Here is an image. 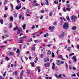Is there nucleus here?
<instances>
[{
    "label": "nucleus",
    "mask_w": 79,
    "mask_h": 79,
    "mask_svg": "<svg viewBox=\"0 0 79 79\" xmlns=\"http://www.w3.org/2000/svg\"><path fill=\"white\" fill-rule=\"evenodd\" d=\"M31 3H37V1H36V0H34L33 2H32V1H31Z\"/></svg>",
    "instance_id": "22"
},
{
    "label": "nucleus",
    "mask_w": 79,
    "mask_h": 79,
    "mask_svg": "<svg viewBox=\"0 0 79 79\" xmlns=\"http://www.w3.org/2000/svg\"><path fill=\"white\" fill-rule=\"evenodd\" d=\"M13 31H16V30H18V27H16L14 28L13 29Z\"/></svg>",
    "instance_id": "16"
},
{
    "label": "nucleus",
    "mask_w": 79,
    "mask_h": 79,
    "mask_svg": "<svg viewBox=\"0 0 79 79\" xmlns=\"http://www.w3.org/2000/svg\"><path fill=\"white\" fill-rule=\"evenodd\" d=\"M54 24L55 25V26H56V25H57V23L56 22H54Z\"/></svg>",
    "instance_id": "47"
},
{
    "label": "nucleus",
    "mask_w": 79,
    "mask_h": 79,
    "mask_svg": "<svg viewBox=\"0 0 79 79\" xmlns=\"http://www.w3.org/2000/svg\"><path fill=\"white\" fill-rule=\"evenodd\" d=\"M36 69H38V72H39V73H40V67H37Z\"/></svg>",
    "instance_id": "13"
},
{
    "label": "nucleus",
    "mask_w": 79,
    "mask_h": 79,
    "mask_svg": "<svg viewBox=\"0 0 79 79\" xmlns=\"http://www.w3.org/2000/svg\"><path fill=\"white\" fill-rule=\"evenodd\" d=\"M52 66H55V63H54V62L52 63Z\"/></svg>",
    "instance_id": "52"
},
{
    "label": "nucleus",
    "mask_w": 79,
    "mask_h": 79,
    "mask_svg": "<svg viewBox=\"0 0 79 79\" xmlns=\"http://www.w3.org/2000/svg\"><path fill=\"white\" fill-rule=\"evenodd\" d=\"M72 77H76V74L75 73L73 74L72 75H71Z\"/></svg>",
    "instance_id": "38"
},
{
    "label": "nucleus",
    "mask_w": 79,
    "mask_h": 79,
    "mask_svg": "<svg viewBox=\"0 0 79 79\" xmlns=\"http://www.w3.org/2000/svg\"><path fill=\"white\" fill-rule=\"evenodd\" d=\"M7 32V31L5 30H4V33H6V32Z\"/></svg>",
    "instance_id": "62"
},
{
    "label": "nucleus",
    "mask_w": 79,
    "mask_h": 79,
    "mask_svg": "<svg viewBox=\"0 0 79 79\" xmlns=\"http://www.w3.org/2000/svg\"><path fill=\"white\" fill-rule=\"evenodd\" d=\"M45 3L46 5H48L49 4V3H48V1H46Z\"/></svg>",
    "instance_id": "30"
},
{
    "label": "nucleus",
    "mask_w": 79,
    "mask_h": 79,
    "mask_svg": "<svg viewBox=\"0 0 79 79\" xmlns=\"http://www.w3.org/2000/svg\"><path fill=\"white\" fill-rule=\"evenodd\" d=\"M58 58H60V59H61L62 58H63V56H62V55H59L58 56Z\"/></svg>",
    "instance_id": "20"
},
{
    "label": "nucleus",
    "mask_w": 79,
    "mask_h": 79,
    "mask_svg": "<svg viewBox=\"0 0 79 79\" xmlns=\"http://www.w3.org/2000/svg\"><path fill=\"white\" fill-rule=\"evenodd\" d=\"M50 66V63H47L44 64V66L46 67H49Z\"/></svg>",
    "instance_id": "8"
},
{
    "label": "nucleus",
    "mask_w": 79,
    "mask_h": 79,
    "mask_svg": "<svg viewBox=\"0 0 79 79\" xmlns=\"http://www.w3.org/2000/svg\"><path fill=\"white\" fill-rule=\"evenodd\" d=\"M13 54H14V52H10L9 54V55L10 56V55H13Z\"/></svg>",
    "instance_id": "21"
},
{
    "label": "nucleus",
    "mask_w": 79,
    "mask_h": 79,
    "mask_svg": "<svg viewBox=\"0 0 79 79\" xmlns=\"http://www.w3.org/2000/svg\"><path fill=\"white\" fill-rule=\"evenodd\" d=\"M19 19H20V18H21L22 17V15L21 14H19Z\"/></svg>",
    "instance_id": "23"
},
{
    "label": "nucleus",
    "mask_w": 79,
    "mask_h": 79,
    "mask_svg": "<svg viewBox=\"0 0 79 79\" xmlns=\"http://www.w3.org/2000/svg\"><path fill=\"white\" fill-rule=\"evenodd\" d=\"M52 14H53V12H52V11H51L50 12L49 15V16H52Z\"/></svg>",
    "instance_id": "34"
},
{
    "label": "nucleus",
    "mask_w": 79,
    "mask_h": 79,
    "mask_svg": "<svg viewBox=\"0 0 79 79\" xmlns=\"http://www.w3.org/2000/svg\"><path fill=\"white\" fill-rule=\"evenodd\" d=\"M0 79H4V77H2V76H0Z\"/></svg>",
    "instance_id": "51"
},
{
    "label": "nucleus",
    "mask_w": 79,
    "mask_h": 79,
    "mask_svg": "<svg viewBox=\"0 0 79 79\" xmlns=\"http://www.w3.org/2000/svg\"><path fill=\"white\" fill-rule=\"evenodd\" d=\"M49 61V59L48 58H45L44 60V62H47Z\"/></svg>",
    "instance_id": "11"
},
{
    "label": "nucleus",
    "mask_w": 79,
    "mask_h": 79,
    "mask_svg": "<svg viewBox=\"0 0 79 79\" xmlns=\"http://www.w3.org/2000/svg\"><path fill=\"white\" fill-rule=\"evenodd\" d=\"M72 60H73L75 62L77 61V59H76V56H73L72 57Z\"/></svg>",
    "instance_id": "9"
},
{
    "label": "nucleus",
    "mask_w": 79,
    "mask_h": 79,
    "mask_svg": "<svg viewBox=\"0 0 79 79\" xmlns=\"http://www.w3.org/2000/svg\"><path fill=\"white\" fill-rule=\"evenodd\" d=\"M27 72L28 74H29V73H30V72L28 70H27Z\"/></svg>",
    "instance_id": "64"
},
{
    "label": "nucleus",
    "mask_w": 79,
    "mask_h": 79,
    "mask_svg": "<svg viewBox=\"0 0 79 79\" xmlns=\"http://www.w3.org/2000/svg\"><path fill=\"white\" fill-rule=\"evenodd\" d=\"M21 33V32H20V31L19 30H18V34H19Z\"/></svg>",
    "instance_id": "53"
},
{
    "label": "nucleus",
    "mask_w": 79,
    "mask_h": 79,
    "mask_svg": "<svg viewBox=\"0 0 79 79\" xmlns=\"http://www.w3.org/2000/svg\"><path fill=\"white\" fill-rule=\"evenodd\" d=\"M35 26H34V25H33L32 27V29H35Z\"/></svg>",
    "instance_id": "50"
},
{
    "label": "nucleus",
    "mask_w": 79,
    "mask_h": 79,
    "mask_svg": "<svg viewBox=\"0 0 79 79\" xmlns=\"http://www.w3.org/2000/svg\"><path fill=\"white\" fill-rule=\"evenodd\" d=\"M44 57V55L43 54H41L40 56V57L41 58H42Z\"/></svg>",
    "instance_id": "37"
},
{
    "label": "nucleus",
    "mask_w": 79,
    "mask_h": 79,
    "mask_svg": "<svg viewBox=\"0 0 79 79\" xmlns=\"http://www.w3.org/2000/svg\"><path fill=\"white\" fill-rule=\"evenodd\" d=\"M69 68L70 70H71L72 69V67H71V65H69Z\"/></svg>",
    "instance_id": "42"
},
{
    "label": "nucleus",
    "mask_w": 79,
    "mask_h": 79,
    "mask_svg": "<svg viewBox=\"0 0 79 79\" xmlns=\"http://www.w3.org/2000/svg\"><path fill=\"white\" fill-rule=\"evenodd\" d=\"M5 10H8V7H7L6 6L5 7Z\"/></svg>",
    "instance_id": "63"
},
{
    "label": "nucleus",
    "mask_w": 79,
    "mask_h": 79,
    "mask_svg": "<svg viewBox=\"0 0 79 79\" xmlns=\"http://www.w3.org/2000/svg\"><path fill=\"white\" fill-rule=\"evenodd\" d=\"M60 64H64V61H60Z\"/></svg>",
    "instance_id": "28"
},
{
    "label": "nucleus",
    "mask_w": 79,
    "mask_h": 79,
    "mask_svg": "<svg viewBox=\"0 0 79 79\" xmlns=\"http://www.w3.org/2000/svg\"><path fill=\"white\" fill-rule=\"evenodd\" d=\"M77 47L78 49H79V45H77Z\"/></svg>",
    "instance_id": "55"
},
{
    "label": "nucleus",
    "mask_w": 79,
    "mask_h": 79,
    "mask_svg": "<svg viewBox=\"0 0 79 79\" xmlns=\"http://www.w3.org/2000/svg\"><path fill=\"white\" fill-rule=\"evenodd\" d=\"M66 35V33L64 32H62L61 34L59 35L60 38H62L63 37H64Z\"/></svg>",
    "instance_id": "4"
},
{
    "label": "nucleus",
    "mask_w": 79,
    "mask_h": 79,
    "mask_svg": "<svg viewBox=\"0 0 79 79\" xmlns=\"http://www.w3.org/2000/svg\"><path fill=\"white\" fill-rule=\"evenodd\" d=\"M16 53H19V49H17V51H16Z\"/></svg>",
    "instance_id": "41"
},
{
    "label": "nucleus",
    "mask_w": 79,
    "mask_h": 79,
    "mask_svg": "<svg viewBox=\"0 0 79 79\" xmlns=\"http://www.w3.org/2000/svg\"><path fill=\"white\" fill-rule=\"evenodd\" d=\"M72 69L73 70H76V68L74 67H72Z\"/></svg>",
    "instance_id": "39"
},
{
    "label": "nucleus",
    "mask_w": 79,
    "mask_h": 79,
    "mask_svg": "<svg viewBox=\"0 0 79 79\" xmlns=\"http://www.w3.org/2000/svg\"><path fill=\"white\" fill-rule=\"evenodd\" d=\"M71 6L69 5H67V7L66 8V10L67 11H69L70 10H71Z\"/></svg>",
    "instance_id": "6"
},
{
    "label": "nucleus",
    "mask_w": 79,
    "mask_h": 79,
    "mask_svg": "<svg viewBox=\"0 0 79 79\" xmlns=\"http://www.w3.org/2000/svg\"><path fill=\"white\" fill-rule=\"evenodd\" d=\"M24 38V37H22L20 38V41H23V39Z\"/></svg>",
    "instance_id": "25"
},
{
    "label": "nucleus",
    "mask_w": 79,
    "mask_h": 79,
    "mask_svg": "<svg viewBox=\"0 0 79 79\" xmlns=\"http://www.w3.org/2000/svg\"><path fill=\"white\" fill-rule=\"evenodd\" d=\"M6 60L8 61V60H9V58H8V57H6Z\"/></svg>",
    "instance_id": "46"
},
{
    "label": "nucleus",
    "mask_w": 79,
    "mask_h": 79,
    "mask_svg": "<svg viewBox=\"0 0 79 79\" xmlns=\"http://www.w3.org/2000/svg\"><path fill=\"white\" fill-rule=\"evenodd\" d=\"M27 13H29V9H27Z\"/></svg>",
    "instance_id": "57"
},
{
    "label": "nucleus",
    "mask_w": 79,
    "mask_h": 79,
    "mask_svg": "<svg viewBox=\"0 0 79 79\" xmlns=\"http://www.w3.org/2000/svg\"><path fill=\"white\" fill-rule=\"evenodd\" d=\"M37 5H38V3H34V4H33L32 5V6H33V7H34L35 6H37Z\"/></svg>",
    "instance_id": "14"
},
{
    "label": "nucleus",
    "mask_w": 79,
    "mask_h": 79,
    "mask_svg": "<svg viewBox=\"0 0 79 79\" xmlns=\"http://www.w3.org/2000/svg\"><path fill=\"white\" fill-rule=\"evenodd\" d=\"M21 7V3L19 4L17 6L15 7V9L16 10H19Z\"/></svg>",
    "instance_id": "3"
},
{
    "label": "nucleus",
    "mask_w": 79,
    "mask_h": 79,
    "mask_svg": "<svg viewBox=\"0 0 79 79\" xmlns=\"http://www.w3.org/2000/svg\"><path fill=\"white\" fill-rule=\"evenodd\" d=\"M72 55H74L73 53H72L71 54H69V57H70V56H71Z\"/></svg>",
    "instance_id": "35"
},
{
    "label": "nucleus",
    "mask_w": 79,
    "mask_h": 79,
    "mask_svg": "<svg viewBox=\"0 0 79 79\" xmlns=\"http://www.w3.org/2000/svg\"><path fill=\"white\" fill-rule=\"evenodd\" d=\"M15 74L16 76L18 74V73L17 72V71L15 72Z\"/></svg>",
    "instance_id": "58"
},
{
    "label": "nucleus",
    "mask_w": 79,
    "mask_h": 79,
    "mask_svg": "<svg viewBox=\"0 0 79 79\" xmlns=\"http://www.w3.org/2000/svg\"><path fill=\"white\" fill-rule=\"evenodd\" d=\"M45 11H44V10H41V13H44V12Z\"/></svg>",
    "instance_id": "45"
},
{
    "label": "nucleus",
    "mask_w": 79,
    "mask_h": 79,
    "mask_svg": "<svg viewBox=\"0 0 79 79\" xmlns=\"http://www.w3.org/2000/svg\"><path fill=\"white\" fill-rule=\"evenodd\" d=\"M9 19L11 21H13V18L12 16H10L9 18Z\"/></svg>",
    "instance_id": "18"
},
{
    "label": "nucleus",
    "mask_w": 79,
    "mask_h": 79,
    "mask_svg": "<svg viewBox=\"0 0 79 79\" xmlns=\"http://www.w3.org/2000/svg\"><path fill=\"white\" fill-rule=\"evenodd\" d=\"M70 19L73 22H75L76 21V19H77V17L75 15H73L71 17Z\"/></svg>",
    "instance_id": "1"
},
{
    "label": "nucleus",
    "mask_w": 79,
    "mask_h": 79,
    "mask_svg": "<svg viewBox=\"0 0 79 79\" xmlns=\"http://www.w3.org/2000/svg\"><path fill=\"white\" fill-rule=\"evenodd\" d=\"M55 66H52V69L53 70L55 69Z\"/></svg>",
    "instance_id": "43"
},
{
    "label": "nucleus",
    "mask_w": 79,
    "mask_h": 79,
    "mask_svg": "<svg viewBox=\"0 0 79 79\" xmlns=\"http://www.w3.org/2000/svg\"><path fill=\"white\" fill-rule=\"evenodd\" d=\"M66 19L68 21H70V19H69V16H67L66 17Z\"/></svg>",
    "instance_id": "29"
},
{
    "label": "nucleus",
    "mask_w": 79,
    "mask_h": 79,
    "mask_svg": "<svg viewBox=\"0 0 79 79\" xmlns=\"http://www.w3.org/2000/svg\"><path fill=\"white\" fill-rule=\"evenodd\" d=\"M63 11H64V12H66V8H65V7L63 8Z\"/></svg>",
    "instance_id": "27"
},
{
    "label": "nucleus",
    "mask_w": 79,
    "mask_h": 79,
    "mask_svg": "<svg viewBox=\"0 0 79 79\" xmlns=\"http://www.w3.org/2000/svg\"><path fill=\"white\" fill-rule=\"evenodd\" d=\"M3 19H0V23L2 24H3Z\"/></svg>",
    "instance_id": "17"
},
{
    "label": "nucleus",
    "mask_w": 79,
    "mask_h": 79,
    "mask_svg": "<svg viewBox=\"0 0 79 79\" xmlns=\"http://www.w3.org/2000/svg\"><path fill=\"white\" fill-rule=\"evenodd\" d=\"M23 30H25L26 29V25H24L23 26Z\"/></svg>",
    "instance_id": "24"
},
{
    "label": "nucleus",
    "mask_w": 79,
    "mask_h": 79,
    "mask_svg": "<svg viewBox=\"0 0 79 79\" xmlns=\"http://www.w3.org/2000/svg\"><path fill=\"white\" fill-rule=\"evenodd\" d=\"M69 27V25H68V24L67 23H65L63 25V29H68V28Z\"/></svg>",
    "instance_id": "2"
},
{
    "label": "nucleus",
    "mask_w": 79,
    "mask_h": 79,
    "mask_svg": "<svg viewBox=\"0 0 79 79\" xmlns=\"http://www.w3.org/2000/svg\"><path fill=\"white\" fill-rule=\"evenodd\" d=\"M44 37H48V34L47 33H46V34L44 35Z\"/></svg>",
    "instance_id": "15"
},
{
    "label": "nucleus",
    "mask_w": 79,
    "mask_h": 79,
    "mask_svg": "<svg viewBox=\"0 0 79 79\" xmlns=\"http://www.w3.org/2000/svg\"><path fill=\"white\" fill-rule=\"evenodd\" d=\"M76 29H77V27H76V26H73L72 27V29L73 31H74V30H76Z\"/></svg>",
    "instance_id": "12"
},
{
    "label": "nucleus",
    "mask_w": 79,
    "mask_h": 79,
    "mask_svg": "<svg viewBox=\"0 0 79 79\" xmlns=\"http://www.w3.org/2000/svg\"><path fill=\"white\" fill-rule=\"evenodd\" d=\"M7 0H5L4 1V3H7Z\"/></svg>",
    "instance_id": "60"
},
{
    "label": "nucleus",
    "mask_w": 79,
    "mask_h": 79,
    "mask_svg": "<svg viewBox=\"0 0 79 79\" xmlns=\"http://www.w3.org/2000/svg\"><path fill=\"white\" fill-rule=\"evenodd\" d=\"M68 43H70V42H71V41H70V40L69 39L68 40Z\"/></svg>",
    "instance_id": "61"
},
{
    "label": "nucleus",
    "mask_w": 79,
    "mask_h": 79,
    "mask_svg": "<svg viewBox=\"0 0 79 79\" xmlns=\"http://www.w3.org/2000/svg\"><path fill=\"white\" fill-rule=\"evenodd\" d=\"M31 65H32V67H33L34 66V63H31Z\"/></svg>",
    "instance_id": "54"
},
{
    "label": "nucleus",
    "mask_w": 79,
    "mask_h": 79,
    "mask_svg": "<svg viewBox=\"0 0 79 79\" xmlns=\"http://www.w3.org/2000/svg\"><path fill=\"white\" fill-rule=\"evenodd\" d=\"M27 48V46L26 45H24L23 47V48Z\"/></svg>",
    "instance_id": "44"
},
{
    "label": "nucleus",
    "mask_w": 79,
    "mask_h": 79,
    "mask_svg": "<svg viewBox=\"0 0 79 79\" xmlns=\"http://www.w3.org/2000/svg\"><path fill=\"white\" fill-rule=\"evenodd\" d=\"M61 76H62V75L61 74H60L57 77V79H59V78H61Z\"/></svg>",
    "instance_id": "19"
},
{
    "label": "nucleus",
    "mask_w": 79,
    "mask_h": 79,
    "mask_svg": "<svg viewBox=\"0 0 79 79\" xmlns=\"http://www.w3.org/2000/svg\"><path fill=\"white\" fill-rule=\"evenodd\" d=\"M24 73V71H22L21 73H20V78H18V79H23V77H22V76H23V73Z\"/></svg>",
    "instance_id": "5"
},
{
    "label": "nucleus",
    "mask_w": 79,
    "mask_h": 79,
    "mask_svg": "<svg viewBox=\"0 0 79 79\" xmlns=\"http://www.w3.org/2000/svg\"><path fill=\"white\" fill-rule=\"evenodd\" d=\"M48 29L51 32H52L53 31V29H54V27H50Z\"/></svg>",
    "instance_id": "7"
},
{
    "label": "nucleus",
    "mask_w": 79,
    "mask_h": 79,
    "mask_svg": "<svg viewBox=\"0 0 79 79\" xmlns=\"http://www.w3.org/2000/svg\"><path fill=\"white\" fill-rule=\"evenodd\" d=\"M35 47H33L32 49L31 50H32L33 51H34L35 50Z\"/></svg>",
    "instance_id": "32"
},
{
    "label": "nucleus",
    "mask_w": 79,
    "mask_h": 79,
    "mask_svg": "<svg viewBox=\"0 0 79 79\" xmlns=\"http://www.w3.org/2000/svg\"><path fill=\"white\" fill-rule=\"evenodd\" d=\"M65 64L66 68H68V64H67V63H65Z\"/></svg>",
    "instance_id": "56"
},
{
    "label": "nucleus",
    "mask_w": 79,
    "mask_h": 79,
    "mask_svg": "<svg viewBox=\"0 0 79 79\" xmlns=\"http://www.w3.org/2000/svg\"><path fill=\"white\" fill-rule=\"evenodd\" d=\"M51 54V52L50 51H48V55H50Z\"/></svg>",
    "instance_id": "33"
},
{
    "label": "nucleus",
    "mask_w": 79,
    "mask_h": 79,
    "mask_svg": "<svg viewBox=\"0 0 79 79\" xmlns=\"http://www.w3.org/2000/svg\"><path fill=\"white\" fill-rule=\"evenodd\" d=\"M9 28H12V27H13V26L11 24H9Z\"/></svg>",
    "instance_id": "31"
},
{
    "label": "nucleus",
    "mask_w": 79,
    "mask_h": 79,
    "mask_svg": "<svg viewBox=\"0 0 79 79\" xmlns=\"http://www.w3.org/2000/svg\"><path fill=\"white\" fill-rule=\"evenodd\" d=\"M36 34H37V33L36 32L33 34V35H36Z\"/></svg>",
    "instance_id": "49"
},
{
    "label": "nucleus",
    "mask_w": 79,
    "mask_h": 79,
    "mask_svg": "<svg viewBox=\"0 0 79 79\" xmlns=\"http://www.w3.org/2000/svg\"><path fill=\"white\" fill-rule=\"evenodd\" d=\"M60 60H57L56 61V64H57V65H60Z\"/></svg>",
    "instance_id": "10"
},
{
    "label": "nucleus",
    "mask_w": 79,
    "mask_h": 79,
    "mask_svg": "<svg viewBox=\"0 0 79 79\" xmlns=\"http://www.w3.org/2000/svg\"><path fill=\"white\" fill-rule=\"evenodd\" d=\"M17 14H15L14 15V16L15 18H16V17H17Z\"/></svg>",
    "instance_id": "59"
},
{
    "label": "nucleus",
    "mask_w": 79,
    "mask_h": 79,
    "mask_svg": "<svg viewBox=\"0 0 79 79\" xmlns=\"http://www.w3.org/2000/svg\"><path fill=\"white\" fill-rule=\"evenodd\" d=\"M52 57H55V55L54 54V53H53V52L52 53Z\"/></svg>",
    "instance_id": "40"
},
{
    "label": "nucleus",
    "mask_w": 79,
    "mask_h": 79,
    "mask_svg": "<svg viewBox=\"0 0 79 79\" xmlns=\"http://www.w3.org/2000/svg\"><path fill=\"white\" fill-rule=\"evenodd\" d=\"M34 42H35V43H38V42H39L38 40H34Z\"/></svg>",
    "instance_id": "36"
},
{
    "label": "nucleus",
    "mask_w": 79,
    "mask_h": 79,
    "mask_svg": "<svg viewBox=\"0 0 79 79\" xmlns=\"http://www.w3.org/2000/svg\"><path fill=\"white\" fill-rule=\"evenodd\" d=\"M71 48L70 47H69L67 48V50L68 51H70L71 50Z\"/></svg>",
    "instance_id": "26"
},
{
    "label": "nucleus",
    "mask_w": 79,
    "mask_h": 79,
    "mask_svg": "<svg viewBox=\"0 0 79 79\" xmlns=\"http://www.w3.org/2000/svg\"><path fill=\"white\" fill-rule=\"evenodd\" d=\"M6 17H7V15H4V18H6Z\"/></svg>",
    "instance_id": "48"
}]
</instances>
